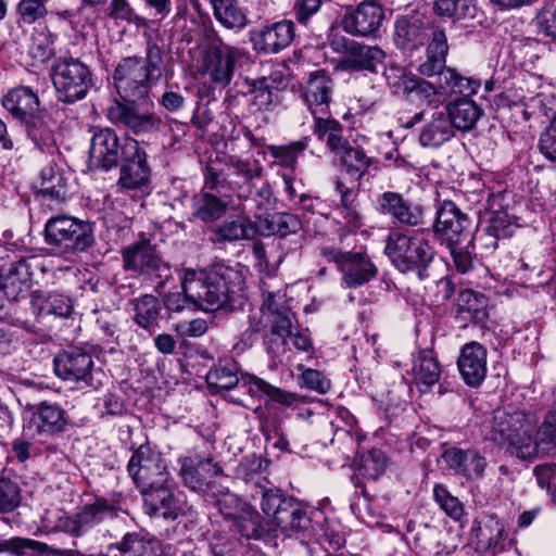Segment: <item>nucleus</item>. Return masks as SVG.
I'll use <instances>...</instances> for the list:
<instances>
[{
	"instance_id": "31",
	"label": "nucleus",
	"mask_w": 556,
	"mask_h": 556,
	"mask_svg": "<svg viewBox=\"0 0 556 556\" xmlns=\"http://www.w3.org/2000/svg\"><path fill=\"white\" fill-rule=\"evenodd\" d=\"M462 378L469 387H479L486 376V349L477 341L466 343L457 359Z\"/></svg>"
},
{
	"instance_id": "46",
	"label": "nucleus",
	"mask_w": 556,
	"mask_h": 556,
	"mask_svg": "<svg viewBox=\"0 0 556 556\" xmlns=\"http://www.w3.org/2000/svg\"><path fill=\"white\" fill-rule=\"evenodd\" d=\"M225 482H218L215 492L206 497L224 517L236 520L249 505L231 493Z\"/></svg>"
},
{
	"instance_id": "21",
	"label": "nucleus",
	"mask_w": 556,
	"mask_h": 556,
	"mask_svg": "<svg viewBox=\"0 0 556 556\" xmlns=\"http://www.w3.org/2000/svg\"><path fill=\"white\" fill-rule=\"evenodd\" d=\"M140 492L143 511L150 517L174 521L190 510L189 506L175 496L166 482L148 486Z\"/></svg>"
},
{
	"instance_id": "17",
	"label": "nucleus",
	"mask_w": 556,
	"mask_h": 556,
	"mask_svg": "<svg viewBox=\"0 0 556 556\" xmlns=\"http://www.w3.org/2000/svg\"><path fill=\"white\" fill-rule=\"evenodd\" d=\"M127 471L140 491L167 481L165 462L162 455L149 444H141L134 451Z\"/></svg>"
},
{
	"instance_id": "26",
	"label": "nucleus",
	"mask_w": 556,
	"mask_h": 556,
	"mask_svg": "<svg viewBox=\"0 0 556 556\" xmlns=\"http://www.w3.org/2000/svg\"><path fill=\"white\" fill-rule=\"evenodd\" d=\"M31 412L30 428L35 433L45 437H54L66 431L68 417L66 412L56 403L42 401L39 404H26Z\"/></svg>"
},
{
	"instance_id": "22",
	"label": "nucleus",
	"mask_w": 556,
	"mask_h": 556,
	"mask_svg": "<svg viewBox=\"0 0 556 556\" xmlns=\"http://www.w3.org/2000/svg\"><path fill=\"white\" fill-rule=\"evenodd\" d=\"M441 458L445 467L454 475L467 481H477L483 478L488 460L477 448L453 445L446 447Z\"/></svg>"
},
{
	"instance_id": "54",
	"label": "nucleus",
	"mask_w": 556,
	"mask_h": 556,
	"mask_svg": "<svg viewBox=\"0 0 556 556\" xmlns=\"http://www.w3.org/2000/svg\"><path fill=\"white\" fill-rule=\"evenodd\" d=\"M235 174L242 178V185L239 186V198H249L253 193L254 179L260 178L263 167L257 162H248L236 160L231 161Z\"/></svg>"
},
{
	"instance_id": "19",
	"label": "nucleus",
	"mask_w": 556,
	"mask_h": 556,
	"mask_svg": "<svg viewBox=\"0 0 556 556\" xmlns=\"http://www.w3.org/2000/svg\"><path fill=\"white\" fill-rule=\"evenodd\" d=\"M434 27L440 26L430 25L424 14L399 15L394 22L393 42L402 52L413 53L429 41Z\"/></svg>"
},
{
	"instance_id": "27",
	"label": "nucleus",
	"mask_w": 556,
	"mask_h": 556,
	"mask_svg": "<svg viewBox=\"0 0 556 556\" xmlns=\"http://www.w3.org/2000/svg\"><path fill=\"white\" fill-rule=\"evenodd\" d=\"M126 151L118 165L121 166L118 184L125 189H139L149 182L151 176L147 153L137 140L130 143Z\"/></svg>"
},
{
	"instance_id": "10",
	"label": "nucleus",
	"mask_w": 556,
	"mask_h": 556,
	"mask_svg": "<svg viewBox=\"0 0 556 556\" xmlns=\"http://www.w3.org/2000/svg\"><path fill=\"white\" fill-rule=\"evenodd\" d=\"M527 427L520 414L497 410L493 415L486 439L511 456L523 460L525 454L532 451L525 440Z\"/></svg>"
},
{
	"instance_id": "32",
	"label": "nucleus",
	"mask_w": 556,
	"mask_h": 556,
	"mask_svg": "<svg viewBox=\"0 0 556 556\" xmlns=\"http://www.w3.org/2000/svg\"><path fill=\"white\" fill-rule=\"evenodd\" d=\"M37 195L50 207L66 202L71 195L68 176L54 164L45 166L40 172Z\"/></svg>"
},
{
	"instance_id": "57",
	"label": "nucleus",
	"mask_w": 556,
	"mask_h": 556,
	"mask_svg": "<svg viewBox=\"0 0 556 556\" xmlns=\"http://www.w3.org/2000/svg\"><path fill=\"white\" fill-rule=\"evenodd\" d=\"M400 79L405 92L416 93L417 97L426 100L428 104H437L439 102L437 87L431 83L416 76H406L404 74L400 76Z\"/></svg>"
},
{
	"instance_id": "44",
	"label": "nucleus",
	"mask_w": 556,
	"mask_h": 556,
	"mask_svg": "<svg viewBox=\"0 0 556 556\" xmlns=\"http://www.w3.org/2000/svg\"><path fill=\"white\" fill-rule=\"evenodd\" d=\"M215 20L225 28L243 29L248 23L247 10L238 0H210Z\"/></svg>"
},
{
	"instance_id": "55",
	"label": "nucleus",
	"mask_w": 556,
	"mask_h": 556,
	"mask_svg": "<svg viewBox=\"0 0 556 556\" xmlns=\"http://www.w3.org/2000/svg\"><path fill=\"white\" fill-rule=\"evenodd\" d=\"M480 85L478 79L462 76L455 70L451 68L448 72H444V78H441L439 88L450 91L451 93L469 96L476 93Z\"/></svg>"
},
{
	"instance_id": "51",
	"label": "nucleus",
	"mask_w": 556,
	"mask_h": 556,
	"mask_svg": "<svg viewBox=\"0 0 556 556\" xmlns=\"http://www.w3.org/2000/svg\"><path fill=\"white\" fill-rule=\"evenodd\" d=\"M237 531L247 539L261 540L268 533V525L250 505L235 520Z\"/></svg>"
},
{
	"instance_id": "48",
	"label": "nucleus",
	"mask_w": 556,
	"mask_h": 556,
	"mask_svg": "<svg viewBox=\"0 0 556 556\" xmlns=\"http://www.w3.org/2000/svg\"><path fill=\"white\" fill-rule=\"evenodd\" d=\"M503 521L495 515L485 514L472 522L470 536L477 551L490 546L493 535L503 533Z\"/></svg>"
},
{
	"instance_id": "15",
	"label": "nucleus",
	"mask_w": 556,
	"mask_h": 556,
	"mask_svg": "<svg viewBox=\"0 0 556 556\" xmlns=\"http://www.w3.org/2000/svg\"><path fill=\"white\" fill-rule=\"evenodd\" d=\"M134 142L132 138H121L112 128H99L91 138L89 161L94 167L106 172L116 168Z\"/></svg>"
},
{
	"instance_id": "40",
	"label": "nucleus",
	"mask_w": 556,
	"mask_h": 556,
	"mask_svg": "<svg viewBox=\"0 0 556 556\" xmlns=\"http://www.w3.org/2000/svg\"><path fill=\"white\" fill-rule=\"evenodd\" d=\"M526 443H529V454H525L523 460L544 456L556 448V413H548L536 431L533 439L531 430L527 427Z\"/></svg>"
},
{
	"instance_id": "30",
	"label": "nucleus",
	"mask_w": 556,
	"mask_h": 556,
	"mask_svg": "<svg viewBox=\"0 0 556 556\" xmlns=\"http://www.w3.org/2000/svg\"><path fill=\"white\" fill-rule=\"evenodd\" d=\"M332 93L333 80L326 71L318 70L309 73L303 100L314 116L325 115L329 112Z\"/></svg>"
},
{
	"instance_id": "20",
	"label": "nucleus",
	"mask_w": 556,
	"mask_h": 556,
	"mask_svg": "<svg viewBox=\"0 0 556 556\" xmlns=\"http://www.w3.org/2000/svg\"><path fill=\"white\" fill-rule=\"evenodd\" d=\"M421 121L425 124L419 131V143L424 148L437 149L455 136L454 124L443 109L418 112L406 123V127L410 128Z\"/></svg>"
},
{
	"instance_id": "34",
	"label": "nucleus",
	"mask_w": 556,
	"mask_h": 556,
	"mask_svg": "<svg viewBox=\"0 0 556 556\" xmlns=\"http://www.w3.org/2000/svg\"><path fill=\"white\" fill-rule=\"evenodd\" d=\"M258 232L256 222L249 216L238 214L225 219L212 230L210 241L214 244L231 243L241 240H251Z\"/></svg>"
},
{
	"instance_id": "14",
	"label": "nucleus",
	"mask_w": 556,
	"mask_h": 556,
	"mask_svg": "<svg viewBox=\"0 0 556 556\" xmlns=\"http://www.w3.org/2000/svg\"><path fill=\"white\" fill-rule=\"evenodd\" d=\"M386 22V9L377 0H365L341 18L342 29L355 37L378 38Z\"/></svg>"
},
{
	"instance_id": "63",
	"label": "nucleus",
	"mask_w": 556,
	"mask_h": 556,
	"mask_svg": "<svg viewBox=\"0 0 556 556\" xmlns=\"http://www.w3.org/2000/svg\"><path fill=\"white\" fill-rule=\"evenodd\" d=\"M49 0H21L18 3V13L26 24L42 18L47 14L46 2Z\"/></svg>"
},
{
	"instance_id": "23",
	"label": "nucleus",
	"mask_w": 556,
	"mask_h": 556,
	"mask_svg": "<svg viewBox=\"0 0 556 556\" xmlns=\"http://www.w3.org/2000/svg\"><path fill=\"white\" fill-rule=\"evenodd\" d=\"M295 36L294 24L282 20L254 28L250 31V41L258 53L276 54L288 48Z\"/></svg>"
},
{
	"instance_id": "3",
	"label": "nucleus",
	"mask_w": 556,
	"mask_h": 556,
	"mask_svg": "<svg viewBox=\"0 0 556 556\" xmlns=\"http://www.w3.org/2000/svg\"><path fill=\"white\" fill-rule=\"evenodd\" d=\"M254 498L260 497L262 511L271 517L276 529L286 536L304 535L311 528V517L304 505L278 488L255 482Z\"/></svg>"
},
{
	"instance_id": "39",
	"label": "nucleus",
	"mask_w": 556,
	"mask_h": 556,
	"mask_svg": "<svg viewBox=\"0 0 556 556\" xmlns=\"http://www.w3.org/2000/svg\"><path fill=\"white\" fill-rule=\"evenodd\" d=\"M3 108L17 121L30 117L40 108L38 94L27 86L10 89L2 98Z\"/></svg>"
},
{
	"instance_id": "24",
	"label": "nucleus",
	"mask_w": 556,
	"mask_h": 556,
	"mask_svg": "<svg viewBox=\"0 0 556 556\" xmlns=\"http://www.w3.org/2000/svg\"><path fill=\"white\" fill-rule=\"evenodd\" d=\"M380 214L389 216L394 224L404 227H420L425 224V208L412 203L394 191H386L378 199Z\"/></svg>"
},
{
	"instance_id": "64",
	"label": "nucleus",
	"mask_w": 556,
	"mask_h": 556,
	"mask_svg": "<svg viewBox=\"0 0 556 556\" xmlns=\"http://www.w3.org/2000/svg\"><path fill=\"white\" fill-rule=\"evenodd\" d=\"M539 150L546 160L556 164V118L541 134Z\"/></svg>"
},
{
	"instance_id": "29",
	"label": "nucleus",
	"mask_w": 556,
	"mask_h": 556,
	"mask_svg": "<svg viewBox=\"0 0 556 556\" xmlns=\"http://www.w3.org/2000/svg\"><path fill=\"white\" fill-rule=\"evenodd\" d=\"M448 49L445 29L434 27L426 46V59L418 66L419 74L426 77H437L439 85L441 78H444V72L451 70L446 66Z\"/></svg>"
},
{
	"instance_id": "33",
	"label": "nucleus",
	"mask_w": 556,
	"mask_h": 556,
	"mask_svg": "<svg viewBox=\"0 0 556 556\" xmlns=\"http://www.w3.org/2000/svg\"><path fill=\"white\" fill-rule=\"evenodd\" d=\"M23 257L9 262L0 268V289L8 299L15 300L29 288L31 280V262Z\"/></svg>"
},
{
	"instance_id": "49",
	"label": "nucleus",
	"mask_w": 556,
	"mask_h": 556,
	"mask_svg": "<svg viewBox=\"0 0 556 556\" xmlns=\"http://www.w3.org/2000/svg\"><path fill=\"white\" fill-rule=\"evenodd\" d=\"M53 552L47 543L28 538L14 536L0 541V553H10L13 556H46Z\"/></svg>"
},
{
	"instance_id": "7",
	"label": "nucleus",
	"mask_w": 556,
	"mask_h": 556,
	"mask_svg": "<svg viewBox=\"0 0 556 556\" xmlns=\"http://www.w3.org/2000/svg\"><path fill=\"white\" fill-rule=\"evenodd\" d=\"M123 268L154 283V291L161 292L172 278L170 264L164 261L149 240L134 242L122 250Z\"/></svg>"
},
{
	"instance_id": "58",
	"label": "nucleus",
	"mask_w": 556,
	"mask_h": 556,
	"mask_svg": "<svg viewBox=\"0 0 556 556\" xmlns=\"http://www.w3.org/2000/svg\"><path fill=\"white\" fill-rule=\"evenodd\" d=\"M22 493L18 484L4 477H0V514H9L20 507Z\"/></svg>"
},
{
	"instance_id": "61",
	"label": "nucleus",
	"mask_w": 556,
	"mask_h": 556,
	"mask_svg": "<svg viewBox=\"0 0 556 556\" xmlns=\"http://www.w3.org/2000/svg\"><path fill=\"white\" fill-rule=\"evenodd\" d=\"M253 104L258 110H269L280 102L279 93L268 88L266 80H256L253 83L252 89Z\"/></svg>"
},
{
	"instance_id": "6",
	"label": "nucleus",
	"mask_w": 556,
	"mask_h": 556,
	"mask_svg": "<svg viewBox=\"0 0 556 556\" xmlns=\"http://www.w3.org/2000/svg\"><path fill=\"white\" fill-rule=\"evenodd\" d=\"M205 379L207 386L215 392L230 390L241 383L252 396L265 394L270 401L283 406H290L296 401V394L271 386L256 376L242 375L238 378V367L233 362L218 363L210 369Z\"/></svg>"
},
{
	"instance_id": "45",
	"label": "nucleus",
	"mask_w": 556,
	"mask_h": 556,
	"mask_svg": "<svg viewBox=\"0 0 556 556\" xmlns=\"http://www.w3.org/2000/svg\"><path fill=\"white\" fill-rule=\"evenodd\" d=\"M433 12L439 17L457 23L477 18L479 9L477 0H434Z\"/></svg>"
},
{
	"instance_id": "4",
	"label": "nucleus",
	"mask_w": 556,
	"mask_h": 556,
	"mask_svg": "<svg viewBox=\"0 0 556 556\" xmlns=\"http://www.w3.org/2000/svg\"><path fill=\"white\" fill-rule=\"evenodd\" d=\"M384 253L401 273L416 271L420 279L428 277L427 269L435 251L425 231L393 229L387 237Z\"/></svg>"
},
{
	"instance_id": "9",
	"label": "nucleus",
	"mask_w": 556,
	"mask_h": 556,
	"mask_svg": "<svg viewBox=\"0 0 556 556\" xmlns=\"http://www.w3.org/2000/svg\"><path fill=\"white\" fill-rule=\"evenodd\" d=\"M122 509L103 496H96L93 502L85 504L79 510L58 518V530L73 536L83 538L93 527L114 520Z\"/></svg>"
},
{
	"instance_id": "11",
	"label": "nucleus",
	"mask_w": 556,
	"mask_h": 556,
	"mask_svg": "<svg viewBox=\"0 0 556 556\" xmlns=\"http://www.w3.org/2000/svg\"><path fill=\"white\" fill-rule=\"evenodd\" d=\"M475 229L472 218L453 201L438 203L432 230L442 242L452 245L472 243Z\"/></svg>"
},
{
	"instance_id": "38",
	"label": "nucleus",
	"mask_w": 556,
	"mask_h": 556,
	"mask_svg": "<svg viewBox=\"0 0 556 556\" xmlns=\"http://www.w3.org/2000/svg\"><path fill=\"white\" fill-rule=\"evenodd\" d=\"M256 227L261 236L286 238L298 233L302 229V222L298 215L289 212L256 214Z\"/></svg>"
},
{
	"instance_id": "16",
	"label": "nucleus",
	"mask_w": 556,
	"mask_h": 556,
	"mask_svg": "<svg viewBox=\"0 0 556 556\" xmlns=\"http://www.w3.org/2000/svg\"><path fill=\"white\" fill-rule=\"evenodd\" d=\"M55 375L77 389L93 387V359L89 352L80 348L61 351L53 359Z\"/></svg>"
},
{
	"instance_id": "12",
	"label": "nucleus",
	"mask_w": 556,
	"mask_h": 556,
	"mask_svg": "<svg viewBox=\"0 0 556 556\" xmlns=\"http://www.w3.org/2000/svg\"><path fill=\"white\" fill-rule=\"evenodd\" d=\"M320 254L336 264L341 273L343 283L348 288L361 287L377 275V267L364 252L342 251L334 247H324Z\"/></svg>"
},
{
	"instance_id": "43",
	"label": "nucleus",
	"mask_w": 556,
	"mask_h": 556,
	"mask_svg": "<svg viewBox=\"0 0 556 556\" xmlns=\"http://www.w3.org/2000/svg\"><path fill=\"white\" fill-rule=\"evenodd\" d=\"M456 315L466 320L483 323L488 318V299L471 289L459 291L456 299Z\"/></svg>"
},
{
	"instance_id": "53",
	"label": "nucleus",
	"mask_w": 556,
	"mask_h": 556,
	"mask_svg": "<svg viewBox=\"0 0 556 556\" xmlns=\"http://www.w3.org/2000/svg\"><path fill=\"white\" fill-rule=\"evenodd\" d=\"M415 380L417 383L425 384L427 387L433 386L438 382L441 369L439 362L432 355L431 351H422L414 366Z\"/></svg>"
},
{
	"instance_id": "18",
	"label": "nucleus",
	"mask_w": 556,
	"mask_h": 556,
	"mask_svg": "<svg viewBox=\"0 0 556 556\" xmlns=\"http://www.w3.org/2000/svg\"><path fill=\"white\" fill-rule=\"evenodd\" d=\"M179 476L184 484L192 491L207 496L215 492L218 482L227 481L222 467L212 458L186 457L180 460Z\"/></svg>"
},
{
	"instance_id": "5",
	"label": "nucleus",
	"mask_w": 556,
	"mask_h": 556,
	"mask_svg": "<svg viewBox=\"0 0 556 556\" xmlns=\"http://www.w3.org/2000/svg\"><path fill=\"white\" fill-rule=\"evenodd\" d=\"M45 242L55 254L78 255L93 247V228L88 220L60 214L45 224Z\"/></svg>"
},
{
	"instance_id": "8",
	"label": "nucleus",
	"mask_w": 556,
	"mask_h": 556,
	"mask_svg": "<svg viewBox=\"0 0 556 556\" xmlns=\"http://www.w3.org/2000/svg\"><path fill=\"white\" fill-rule=\"evenodd\" d=\"M52 81L58 99L64 103L84 99L93 86L89 66L73 56L60 58L54 62Z\"/></svg>"
},
{
	"instance_id": "13",
	"label": "nucleus",
	"mask_w": 556,
	"mask_h": 556,
	"mask_svg": "<svg viewBox=\"0 0 556 556\" xmlns=\"http://www.w3.org/2000/svg\"><path fill=\"white\" fill-rule=\"evenodd\" d=\"M263 295L264 301L261 311L270 324V329L266 333L267 350L269 353L277 355L286 351L288 336L296 330L294 326L295 317L289 306L277 301L275 293L267 292Z\"/></svg>"
},
{
	"instance_id": "1",
	"label": "nucleus",
	"mask_w": 556,
	"mask_h": 556,
	"mask_svg": "<svg viewBox=\"0 0 556 556\" xmlns=\"http://www.w3.org/2000/svg\"><path fill=\"white\" fill-rule=\"evenodd\" d=\"M163 51L154 42H148L146 58H124L116 66L113 78L121 101L115 100L106 110L108 119L123 126L137 136L157 132L164 126L160 115L142 111L137 101L148 97L151 88L162 76Z\"/></svg>"
},
{
	"instance_id": "60",
	"label": "nucleus",
	"mask_w": 556,
	"mask_h": 556,
	"mask_svg": "<svg viewBox=\"0 0 556 556\" xmlns=\"http://www.w3.org/2000/svg\"><path fill=\"white\" fill-rule=\"evenodd\" d=\"M435 502L451 518L458 520L463 516V505L459 500L453 496L443 484H437L433 489Z\"/></svg>"
},
{
	"instance_id": "41",
	"label": "nucleus",
	"mask_w": 556,
	"mask_h": 556,
	"mask_svg": "<svg viewBox=\"0 0 556 556\" xmlns=\"http://www.w3.org/2000/svg\"><path fill=\"white\" fill-rule=\"evenodd\" d=\"M443 110L448 113L454 129L460 131L471 130L483 113L482 109L467 97L448 102Z\"/></svg>"
},
{
	"instance_id": "28",
	"label": "nucleus",
	"mask_w": 556,
	"mask_h": 556,
	"mask_svg": "<svg viewBox=\"0 0 556 556\" xmlns=\"http://www.w3.org/2000/svg\"><path fill=\"white\" fill-rule=\"evenodd\" d=\"M345 55L340 62L344 71L377 73L378 66L384 62L386 52L378 46H368L355 40H344Z\"/></svg>"
},
{
	"instance_id": "56",
	"label": "nucleus",
	"mask_w": 556,
	"mask_h": 556,
	"mask_svg": "<svg viewBox=\"0 0 556 556\" xmlns=\"http://www.w3.org/2000/svg\"><path fill=\"white\" fill-rule=\"evenodd\" d=\"M533 26L535 33L542 40L556 43V7L547 5L538 11L534 16Z\"/></svg>"
},
{
	"instance_id": "59",
	"label": "nucleus",
	"mask_w": 556,
	"mask_h": 556,
	"mask_svg": "<svg viewBox=\"0 0 556 556\" xmlns=\"http://www.w3.org/2000/svg\"><path fill=\"white\" fill-rule=\"evenodd\" d=\"M387 458L381 450L372 448L361 458L359 469L369 479L376 480L384 472Z\"/></svg>"
},
{
	"instance_id": "47",
	"label": "nucleus",
	"mask_w": 556,
	"mask_h": 556,
	"mask_svg": "<svg viewBox=\"0 0 556 556\" xmlns=\"http://www.w3.org/2000/svg\"><path fill=\"white\" fill-rule=\"evenodd\" d=\"M228 203L210 192H201L194 198L193 216L205 224L220 219L227 212Z\"/></svg>"
},
{
	"instance_id": "25",
	"label": "nucleus",
	"mask_w": 556,
	"mask_h": 556,
	"mask_svg": "<svg viewBox=\"0 0 556 556\" xmlns=\"http://www.w3.org/2000/svg\"><path fill=\"white\" fill-rule=\"evenodd\" d=\"M238 50L226 45L219 37L214 38L203 56V65L211 79L218 85L230 83Z\"/></svg>"
},
{
	"instance_id": "37",
	"label": "nucleus",
	"mask_w": 556,
	"mask_h": 556,
	"mask_svg": "<svg viewBox=\"0 0 556 556\" xmlns=\"http://www.w3.org/2000/svg\"><path fill=\"white\" fill-rule=\"evenodd\" d=\"M129 304L132 309L134 323L150 334L154 333L164 317L161 300L153 294L146 293L132 299Z\"/></svg>"
},
{
	"instance_id": "36",
	"label": "nucleus",
	"mask_w": 556,
	"mask_h": 556,
	"mask_svg": "<svg viewBox=\"0 0 556 556\" xmlns=\"http://www.w3.org/2000/svg\"><path fill=\"white\" fill-rule=\"evenodd\" d=\"M21 123L25 128L27 137L39 150L43 151L45 148L54 146L56 122L46 109L39 108L31 113L30 117L23 119Z\"/></svg>"
},
{
	"instance_id": "52",
	"label": "nucleus",
	"mask_w": 556,
	"mask_h": 556,
	"mask_svg": "<svg viewBox=\"0 0 556 556\" xmlns=\"http://www.w3.org/2000/svg\"><path fill=\"white\" fill-rule=\"evenodd\" d=\"M517 218L506 211H495L491 214L488 227L489 245H496L500 239L511 237L518 228Z\"/></svg>"
},
{
	"instance_id": "50",
	"label": "nucleus",
	"mask_w": 556,
	"mask_h": 556,
	"mask_svg": "<svg viewBox=\"0 0 556 556\" xmlns=\"http://www.w3.org/2000/svg\"><path fill=\"white\" fill-rule=\"evenodd\" d=\"M340 160L343 170L357 180H361L375 164V159L368 156L359 146H350L340 155Z\"/></svg>"
},
{
	"instance_id": "42",
	"label": "nucleus",
	"mask_w": 556,
	"mask_h": 556,
	"mask_svg": "<svg viewBox=\"0 0 556 556\" xmlns=\"http://www.w3.org/2000/svg\"><path fill=\"white\" fill-rule=\"evenodd\" d=\"M109 549H116L119 556H159L157 541L142 532H127L121 541L110 544Z\"/></svg>"
},
{
	"instance_id": "62",
	"label": "nucleus",
	"mask_w": 556,
	"mask_h": 556,
	"mask_svg": "<svg viewBox=\"0 0 556 556\" xmlns=\"http://www.w3.org/2000/svg\"><path fill=\"white\" fill-rule=\"evenodd\" d=\"M454 261L455 268L460 274L468 273L473 266L472 243L446 244Z\"/></svg>"
},
{
	"instance_id": "2",
	"label": "nucleus",
	"mask_w": 556,
	"mask_h": 556,
	"mask_svg": "<svg viewBox=\"0 0 556 556\" xmlns=\"http://www.w3.org/2000/svg\"><path fill=\"white\" fill-rule=\"evenodd\" d=\"M242 285L239 271L224 264H217L208 271L187 269L181 281L191 303L207 312L231 305Z\"/></svg>"
},
{
	"instance_id": "35",
	"label": "nucleus",
	"mask_w": 556,
	"mask_h": 556,
	"mask_svg": "<svg viewBox=\"0 0 556 556\" xmlns=\"http://www.w3.org/2000/svg\"><path fill=\"white\" fill-rule=\"evenodd\" d=\"M30 304L37 317L53 315L65 318L74 311L72 299L58 291L35 290L30 293Z\"/></svg>"
}]
</instances>
